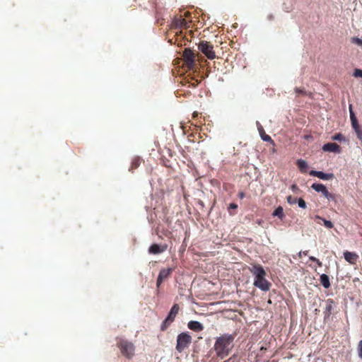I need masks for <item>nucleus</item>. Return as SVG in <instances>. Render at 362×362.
<instances>
[{
	"label": "nucleus",
	"mask_w": 362,
	"mask_h": 362,
	"mask_svg": "<svg viewBox=\"0 0 362 362\" xmlns=\"http://www.w3.org/2000/svg\"><path fill=\"white\" fill-rule=\"evenodd\" d=\"M298 206L300 208H301V209L306 208V203L302 198H300L298 199Z\"/></svg>",
	"instance_id": "b1692460"
},
{
	"label": "nucleus",
	"mask_w": 362,
	"mask_h": 362,
	"mask_svg": "<svg viewBox=\"0 0 362 362\" xmlns=\"http://www.w3.org/2000/svg\"><path fill=\"white\" fill-rule=\"evenodd\" d=\"M351 42L358 46L362 47V39L358 37H353L351 38Z\"/></svg>",
	"instance_id": "412c9836"
},
{
	"label": "nucleus",
	"mask_w": 362,
	"mask_h": 362,
	"mask_svg": "<svg viewBox=\"0 0 362 362\" xmlns=\"http://www.w3.org/2000/svg\"><path fill=\"white\" fill-rule=\"evenodd\" d=\"M234 336L229 334H223L216 339L214 349L216 355L220 359L227 357L234 346Z\"/></svg>",
	"instance_id": "f257e3e1"
},
{
	"label": "nucleus",
	"mask_w": 362,
	"mask_h": 362,
	"mask_svg": "<svg viewBox=\"0 0 362 362\" xmlns=\"http://www.w3.org/2000/svg\"><path fill=\"white\" fill-rule=\"evenodd\" d=\"M257 124L258 126V130H259V132L262 139L264 141H272V140L271 137L269 135L265 134L263 127L259 124V122H257Z\"/></svg>",
	"instance_id": "dca6fc26"
},
{
	"label": "nucleus",
	"mask_w": 362,
	"mask_h": 362,
	"mask_svg": "<svg viewBox=\"0 0 362 362\" xmlns=\"http://www.w3.org/2000/svg\"><path fill=\"white\" fill-rule=\"evenodd\" d=\"M296 92H298V93H302V92H303V90L297 89V90H296Z\"/></svg>",
	"instance_id": "c9c22d12"
},
{
	"label": "nucleus",
	"mask_w": 362,
	"mask_h": 362,
	"mask_svg": "<svg viewBox=\"0 0 362 362\" xmlns=\"http://www.w3.org/2000/svg\"><path fill=\"white\" fill-rule=\"evenodd\" d=\"M328 200H334V195L329 193V192L325 196Z\"/></svg>",
	"instance_id": "c756f323"
},
{
	"label": "nucleus",
	"mask_w": 362,
	"mask_h": 362,
	"mask_svg": "<svg viewBox=\"0 0 362 362\" xmlns=\"http://www.w3.org/2000/svg\"><path fill=\"white\" fill-rule=\"evenodd\" d=\"M311 187L317 192H321L324 196L329 192L327 187L321 183H313Z\"/></svg>",
	"instance_id": "f8f14e48"
},
{
	"label": "nucleus",
	"mask_w": 362,
	"mask_h": 362,
	"mask_svg": "<svg viewBox=\"0 0 362 362\" xmlns=\"http://www.w3.org/2000/svg\"><path fill=\"white\" fill-rule=\"evenodd\" d=\"M165 247L160 246L157 244H153L149 247L148 252L151 254L156 255V254H160V253L163 252L165 250Z\"/></svg>",
	"instance_id": "4468645a"
},
{
	"label": "nucleus",
	"mask_w": 362,
	"mask_h": 362,
	"mask_svg": "<svg viewBox=\"0 0 362 362\" xmlns=\"http://www.w3.org/2000/svg\"><path fill=\"white\" fill-rule=\"evenodd\" d=\"M316 218L321 219L323 221V223H324V225H325V226L326 228H333L334 225H333L332 221L326 220V219H325L323 218H321L319 216H316Z\"/></svg>",
	"instance_id": "aec40b11"
},
{
	"label": "nucleus",
	"mask_w": 362,
	"mask_h": 362,
	"mask_svg": "<svg viewBox=\"0 0 362 362\" xmlns=\"http://www.w3.org/2000/svg\"><path fill=\"white\" fill-rule=\"evenodd\" d=\"M243 197H244V194H243V192H241V193L240 194V198H243Z\"/></svg>",
	"instance_id": "f704fd0d"
},
{
	"label": "nucleus",
	"mask_w": 362,
	"mask_h": 362,
	"mask_svg": "<svg viewBox=\"0 0 362 362\" xmlns=\"http://www.w3.org/2000/svg\"><path fill=\"white\" fill-rule=\"evenodd\" d=\"M237 208H238V205L235 203L230 204L229 207H228L229 209H235Z\"/></svg>",
	"instance_id": "2f4dec72"
},
{
	"label": "nucleus",
	"mask_w": 362,
	"mask_h": 362,
	"mask_svg": "<svg viewBox=\"0 0 362 362\" xmlns=\"http://www.w3.org/2000/svg\"><path fill=\"white\" fill-rule=\"evenodd\" d=\"M250 271L254 276L253 285L262 291H268L272 284L266 279L267 273L263 267L255 264L250 269Z\"/></svg>",
	"instance_id": "f03ea898"
},
{
	"label": "nucleus",
	"mask_w": 362,
	"mask_h": 362,
	"mask_svg": "<svg viewBox=\"0 0 362 362\" xmlns=\"http://www.w3.org/2000/svg\"><path fill=\"white\" fill-rule=\"evenodd\" d=\"M322 150L326 152L339 153L340 147L336 143H327L322 146Z\"/></svg>",
	"instance_id": "9d476101"
},
{
	"label": "nucleus",
	"mask_w": 362,
	"mask_h": 362,
	"mask_svg": "<svg viewBox=\"0 0 362 362\" xmlns=\"http://www.w3.org/2000/svg\"><path fill=\"white\" fill-rule=\"evenodd\" d=\"M334 301L332 299H327L325 301V317H329L331 315L332 310H333Z\"/></svg>",
	"instance_id": "ddd939ff"
},
{
	"label": "nucleus",
	"mask_w": 362,
	"mask_h": 362,
	"mask_svg": "<svg viewBox=\"0 0 362 362\" xmlns=\"http://www.w3.org/2000/svg\"><path fill=\"white\" fill-rule=\"evenodd\" d=\"M291 189L296 194H298L300 192V189L298 188V187L296 184H293L291 186Z\"/></svg>",
	"instance_id": "a878e982"
},
{
	"label": "nucleus",
	"mask_w": 362,
	"mask_h": 362,
	"mask_svg": "<svg viewBox=\"0 0 362 362\" xmlns=\"http://www.w3.org/2000/svg\"><path fill=\"white\" fill-rule=\"evenodd\" d=\"M358 355L362 359V340H361L357 345Z\"/></svg>",
	"instance_id": "5701e85b"
},
{
	"label": "nucleus",
	"mask_w": 362,
	"mask_h": 362,
	"mask_svg": "<svg viewBox=\"0 0 362 362\" xmlns=\"http://www.w3.org/2000/svg\"><path fill=\"white\" fill-rule=\"evenodd\" d=\"M187 327L189 329L194 332H199L204 329L203 325L197 320H191L188 322Z\"/></svg>",
	"instance_id": "9b49d317"
},
{
	"label": "nucleus",
	"mask_w": 362,
	"mask_h": 362,
	"mask_svg": "<svg viewBox=\"0 0 362 362\" xmlns=\"http://www.w3.org/2000/svg\"><path fill=\"white\" fill-rule=\"evenodd\" d=\"M308 255V251L300 252L298 254L299 257H301V255Z\"/></svg>",
	"instance_id": "473e14b6"
},
{
	"label": "nucleus",
	"mask_w": 362,
	"mask_h": 362,
	"mask_svg": "<svg viewBox=\"0 0 362 362\" xmlns=\"http://www.w3.org/2000/svg\"><path fill=\"white\" fill-rule=\"evenodd\" d=\"M199 49L210 59H213L216 57L213 47L208 42H201L199 44Z\"/></svg>",
	"instance_id": "423d86ee"
},
{
	"label": "nucleus",
	"mask_w": 362,
	"mask_h": 362,
	"mask_svg": "<svg viewBox=\"0 0 362 362\" xmlns=\"http://www.w3.org/2000/svg\"><path fill=\"white\" fill-rule=\"evenodd\" d=\"M356 134H357V136L359 138V139H361L362 138V130L360 129V128H358L357 130H355Z\"/></svg>",
	"instance_id": "7c9ffc66"
},
{
	"label": "nucleus",
	"mask_w": 362,
	"mask_h": 362,
	"mask_svg": "<svg viewBox=\"0 0 362 362\" xmlns=\"http://www.w3.org/2000/svg\"><path fill=\"white\" fill-rule=\"evenodd\" d=\"M267 19H268L269 21H272V20L274 19V16H273L272 14H269V15L267 16Z\"/></svg>",
	"instance_id": "72a5a7b5"
},
{
	"label": "nucleus",
	"mask_w": 362,
	"mask_h": 362,
	"mask_svg": "<svg viewBox=\"0 0 362 362\" xmlns=\"http://www.w3.org/2000/svg\"><path fill=\"white\" fill-rule=\"evenodd\" d=\"M192 341V337L191 336L186 333V332H182L177 337V345H176V350L181 353L186 348H187Z\"/></svg>",
	"instance_id": "7ed1b4c3"
},
{
	"label": "nucleus",
	"mask_w": 362,
	"mask_h": 362,
	"mask_svg": "<svg viewBox=\"0 0 362 362\" xmlns=\"http://www.w3.org/2000/svg\"><path fill=\"white\" fill-rule=\"evenodd\" d=\"M121 352L128 358H132L134 355L135 348L132 342L121 340L119 344Z\"/></svg>",
	"instance_id": "20e7f679"
},
{
	"label": "nucleus",
	"mask_w": 362,
	"mask_h": 362,
	"mask_svg": "<svg viewBox=\"0 0 362 362\" xmlns=\"http://www.w3.org/2000/svg\"><path fill=\"white\" fill-rule=\"evenodd\" d=\"M310 175L315 176L322 180H329L334 177L333 173H325L322 171L310 170L309 173Z\"/></svg>",
	"instance_id": "6e6552de"
},
{
	"label": "nucleus",
	"mask_w": 362,
	"mask_h": 362,
	"mask_svg": "<svg viewBox=\"0 0 362 362\" xmlns=\"http://www.w3.org/2000/svg\"><path fill=\"white\" fill-rule=\"evenodd\" d=\"M351 125H352V127L354 128V129L357 130L359 128L357 119H354V120H351Z\"/></svg>",
	"instance_id": "cd10ccee"
},
{
	"label": "nucleus",
	"mask_w": 362,
	"mask_h": 362,
	"mask_svg": "<svg viewBox=\"0 0 362 362\" xmlns=\"http://www.w3.org/2000/svg\"><path fill=\"white\" fill-rule=\"evenodd\" d=\"M344 257L348 262L354 264L356 260L357 255L354 252L346 251L344 252Z\"/></svg>",
	"instance_id": "2eb2a0df"
},
{
	"label": "nucleus",
	"mask_w": 362,
	"mask_h": 362,
	"mask_svg": "<svg viewBox=\"0 0 362 362\" xmlns=\"http://www.w3.org/2000/svg\"><path fill=\"white\" fill-rule=\"evenodd\" d=\"M309 259L313 262H315L320 267H321L322 265V262L318 259H317L316 257H315L313 256H310L309 257Z\"/></svg>",
	"instance_id": "c85d7f7f"
},
{
	"label": "nucleus",
	"mask_w": 362,
	"mask_h": 362,
	"mask_svg": "<svg viewBox=\"0 0 362 362\" xmlns=\"http://www.w3.org/2000/svg\"><path fill=\"white\" fill-rule=\"evenodd\" d=\"M349 114H350V119L351 120H354V119H356V117L355 115V113L354 112L353 110H352V105H349Z\"/></svg>",
	"instance_id": "393cba45"
},
{
	"label": "nucleus",
	"mask_w": 362,
	"mask_h": 362,
	"mask_svg": "<svg viewBox=\"0 0 362 362\" xmlns=\"http://www.w3.org/2000/svg\"><path fill=\"white\" fill-rule=\"evenodd\" d=\"M272 215L274 216H277L279 217L280 219H283V218L284 217V209L282 208V206H279L273 212Z\"/></svg>",
	"instance_id": "a211bd4d"
},
{
	"label": "nucleus",
	"mask_w": 362,
	"mask_h": 362,
	"mask_svg": "<svg viewBox=\"0 0 362 362\" xmlns=\"http://www.w3.org/2000/svg\"><path fill=\"white\" fill-rule=\"evenodd\" d=\"M286 199H287L288 203L291 205L295 204L297 202V199L293 198L291 196H288Z\"/></svg>",
	"instance_id": "bb28decb"
},
{
	"label": "nucleus",
	"mask_w": 362,
	"mask_h": 362,
	"mask_svg": "<svg viewBox=\"0 0 362 362\" xmlns=\"http://www.w3.org/2000/svg\"><path fill=\"white\" fill-rule=\"evenodd\" d=\"M297 165L299 168L300 170L302 172H305L308 168V163L305 160L302 159H298L297 160Z\"/></svg>",
	"instance_id": "6ab92c4d"
},
{
	"label": "nucleus",
	"mask_w": 362,
	"mask_h": 362,
	"mask_svg": "<svg viewBox=\"0 0 362 362\" xmlns=\"http://www.w3.org/2000/svg\"><path fill=\"white\" fill-rule=\"evenodd\" d=\"M179 305L177 304H175L170 309L167 317L163 321L161 325V329L165 330L175 320V317L178 313L179 311Z\"/></svg>",
	"instance_id": "39448f33"
},
{
	"label": "nucleus",
	"mask_w": 362,
	"mask_h": 362,
	"mask_svg": "<svg viewBox=\"0 0 362 362\" xmlns=\"http://www.w3.org/2000/svg\"><path fill=\"white\" fill-rule=\"evenodd\" d=\"M184 59L188 66L192 67L194 64V54L190 49H185L183 52Z\"/></svg>",
	"instance_id": "0eeeda50"
},
{
	"label": "nucleus",
	"mask_w": 362,
	"mask_h": 362,
	"mask_svg": "<svg viewBox=\"0 0 362 362\" xmlns=\"http://www.w3.org/2000/svg\"><path fill=\"white\" fill-rule=\"evenodd\" d=\"M320 283L325 288H328L330 287V282H329V276L325 274H322L320 276Z\"/></svg>",
	"instance_id": "f3484780"
},
{
	"label": "nucleus",
	"mask_w": 362,
	"mask_h": 362,
	"mask_svg": "<svg viewBox=\"0 0 362 362\" xmlns=\"http://www.w3.org/2000/svg\"><path fill=\"white\" fill-rule=\"evenodd\" d=\"M171 272H172L171 268L163 269L160 271L158 279H157V281H156V286L158 288L160 287L164 279H167L170 276Z\"/></svg>",
	"instance_id": "1a4fd4ad"
},
{
	"label": "nucleus",
	"mask_w": 362,
	"mask_h": 362,
	"mask_svg": "<svg viewBox=\"0 0 362 362\" xmlns=\"http://www.w3.org/2000/svg\"><path fill=\"white\" fill-rule=\"evenodd\" d=\"M332 139L336 140V141H345V137L343 134L339 133V134H337L334 136H333Z\"/></svg>",
	"instance_id": "4be33fe9"
}]
</instances>
